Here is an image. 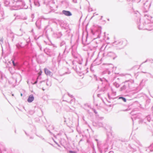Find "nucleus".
<instances>
[{"label": "nucleus", "mask_w": 153, "mask_h": 153, "mask_svg": "<svg viewBox=\"0 0 153 153\" xmlns=\"http://www.w3.org/2000/svg\"><path fill=\"white\" fill-rule=\"evenodd\" d=\"M134 16L137 17V24L138 28L139 30L146 29H145L146 24V21L144 19H143L141 22V16L139 13L137 11L135 12L134 13Z\"/></svg>", "instance_id": "nucleus-1"}, {"label": "nucleus", "mask_w": 153, "mask_h": 153, "mask_svg": "<svg viewBox=\"0 0 153 153\" xmlns=\"http://www.w3.org/2000/svg\"><path fill=\"white\" fill-rule=\"evenodd\" d=\"M94 78L96 80H100L102 82V84H104L103 87L100 90L101 91L104 92L107 90V85L108 84V80H110L111 79L109 77L108 79H106L105 78H98V79L97 76H95Z\"/></svg>", "instance_id": "nucleus-2"}, {"label": "nucleus", "mask_w": 153, "mask_h": 153, "mask_svg": "<svg viewBox=\"0 0 153 153\" xmlns=\"http://www.w3.org/2000/svg\"><path fill=\"white\" fill-rule=\"evenodd\" d=\"M123 86L120 88V90L123 91L125 90H128V89H132L134 86L133 81H128L122 83Z\"/></svg>", "instance_id": "nucleus-3"}, {"label": "nucleus", "mask_w": 153, "mask_h": 153, "mask_svg": "<svg viewBox=\"0 0 153 153\" xmlns=\"http://www.w3.org/2000/svg\"><path fill=\"white\" fill-rule=\"evenodd\" d=\"M60 46L63 48V51L62 54L61 55V53H59V55L58 57V61H60L61 59L63 57V56L65 54V53L68 52L66 51L67 48V46L65 42L64 41H62L60 43Z\"/></svg>", "instance_id": "nucleus-4"}, {"label": "nucleus", "mask_w": 153, "mask_h": 153, "mask_svg": "<svg viewBox=\"0 0 153 153\" xmlns=\"http://www.w3.org/2000/svg\"><path fill=\"white\" fill-rule=\"evenodd\" d=\"M44 51L50 56H54L55 54L54 49H49L46 48L44 49Z\"/></svg>", "instance_id": "nucleus-5"}, {"label": "nucleus", "mask_w": 153, "mask_h": 153, "mask_svg": "<svg viewBox=\"0 0 153 153\" xmlns=\"http://www.w3.org/2000/svg\"><path fill=\"white\" fill-rule=\"evenodd\" d=\"M138 110V108H136L133 110L131 112V114L132 115L131 118L132 119L133 121L134 120H136L137 119H139L140 117L141 114L140 113H134L135 111H137Z\"/></svg>", "instance_id": "nucleus-6"}, {"label": "nucleus", "mask_w": 153, "mask_h": 153, "mask_svg": "<svg viewBox=\"0 0 153 153\" xmlns=\"http://www.w3.org/2000/svg\"><path fill=\"white\" fill-rule=\"evenodd\" d=\"M151 5V3L148 0L143 4V10L144 12H147L149 10Z\"/></svg>", "instance_id": "nucleus-7"}, {"label": "nucleus", "mask_w": 153, "mask_h": 153, "mask_svg": "<svg viewBox=\"0 0 153 153\" xmlns=\"http://www.w3.org/2000/svg\"><path fill=\"white\" fill-rule=\"evenodd\" d=\"M91 32L96 38H100L101 33V29L99 28L94 30H92Z\"/></svg>", "instance_id": "nucleus-8"}, {"label": "nucleus", "mask_w": 153, "mask_h": 153, "mask_svg": "<svg viewBox=\"0 0 153 153\" xmlns=\"http://www.w3.org/2000/svg\"><path fill=\"white\" fill-rule=\"evenodd\" d=\"M142 146L140 141L137 140L135 141V144L134 145H133L131 148L134 150V151H136L137 150V149L140 151V148Z\"/></svg>", "instance_id": "nucleus-9"}, {"label": "nucleus", "mask_w": 153, "mask_h": 153, "mask_svg": "<svg viewBox=\"0 0 153 153\" xmlns=\"http://www.w3.org/2000/svg\"><path fill=\"white\" fill-rule=\"evenodd\" d=\"M103 55L104 56H107L112 58L113 59H114L117 57V56L115 53L111 51L108 52L106 53H104Z\"/></svg>", "instance_id": "nucleus-10"}, {"label": "nucleus", "mask_w": 153, "mask_h": 153, "mask_svg": "<svg viewBox=\"0 0 153 153\" xmlns=\"http://www.w3.org/2000/svg\"><path fill=\"white\" fill-rule=\"evenodd\" d=\"M0 82L4 84L6 83L7 79L4 75L0 71Z\"/></svg>", "instance_id": "nucleus-11"}, {"label": "nucleus", "mask_w": 153, "mask_h": 153, "mask_svg": "<svg viewBox=\"0 0 153 153\" xmlns=\"http://www.w3.org/2000/svg\"><path fill=\"white\" fill-rule=\"evenodd\" d=\"M146 30H153V23H148L146 24Z\"/></svg>", "instance_id": "nucleus-12"}, {"label": "nucleus", "mask_w": 153, "mask_h": 153, "mask_svg": "<svg viewBox=\"0 0 153 153\" xmlns=\"http://www.w3.org/2000/svg\"><path fill=\"white\" fill-rule=\"evenodd\" d=\"M73 65H74L73 68L75 70H76V71H78L79 70H81V66H78V64H77L75 62H72Z\"/></svg>", "instance_id": "nucleus-13"}, {"label": "nucleus", "mask_w": 153, "mask_h": 153, "mask_svg": "<svg viewBox=\"0 0 153 153\" xmlns=\"http://www.w3.org/2000/svg\"><path fill=\"white\" fill-rule=\"evenodd\" d=\"M62 14L67 16H70L72 15V13L70 11L64 10L62 11Z\"/></svg>", "instance_id": "nucleus-14"}, {"label": "nucleus", "mask_w": 153, "mask_h": 153, "mask_svg": "<svg viewBox=\"0 0 153 153\" xmlns=\"http://www.w3.org/2000/svg\"><path fill=\"white\" fill-rule=\"evenodd\" d=\"M123 42L120 40H118L114 42L113 43L114 45H117L116 47H120L122 45Z\"/></svg>", "instance_id": "nucleus-15"}, {"label": "nucleus", "mask_w": 153, "mask_h": 153, "mask_svg": "<svg viewBox=\"0 0 153 153\" xmlns=\"http://www.w3.org/2000/svg\"><path fill=\"white\" fill-rule=\"evenodd\" d=\"M45 72L47 76H52L53 75V73L52 72L50 71L49 70L46 68H45L44 69Z\"/></svg>", "instance_id": "nucleus-16"}, {"label": "nucleus", "mask_w": 153, "mask_h": 153, "mask_svg": "<svg viewBox=\"0 0 153 153\" xmlns=\"http://www.w3.org/2000/svg\"><path fill=\"white\" fill-rule=\"evenodd\" d=\"M34 97L33 95L31 94L29 96L27 100V101L29 102H31L34 100Z\"/></svg>", "instance_id": "nucleus-17"}, {"label": "nucleus", "mask_w": 153, "mask_h": 153, "mask_svg": "<svg viewBox=\"0 0 153 153\" xmlns=\"http://www.w3.org/2000/svg\"><path fill=\"white\" fill-rule=\"evenodd\" d=\"M41 22L40 20H37L36 22V27L39 28H41Z\"/></svg>", "instance_id": "nucleus-18"}, {"label": "nucleus", "mask_w": 153, "mask_h": 153, "mask_svg": "<svg viewBox=\"0 0 153 153\" xmlns=\"http://www.w3.org/2000/svg\"><path fill=\"white\" fill-rule=\"evenodd\" d=\"M109 70V68H107L102 72V74L103 75L105 74H108V75L110 74L111 72Z\"/></svg>", "instance_id": "nucleus-19"}, {"label": "nucleus", "mask_w": 153, "mask_h": 153, "mask_svg": "<svg viewBox=\"0 0 153 153\" xmlns=\"http://www.w3.org/2000/svg\"><path fill=\"white\" fill-rule=\"evenodd\" d=\"M4 18V13L3 11H0V21Z\"/></svg>", "instance_id": "nucleus-20"}, {"label": "nucleus", "mask_w": 153, "mask_h": 153, "mask_svg": "<svg viewBox=\"0 0 153 153\" xmlns=\"http://www.w3.org/2000/svg\"><path fill=\"white\" fill-rule=\"evenodd\" d=\"M144 17L149 20H150L152 18V16L148 14H145Z\"/></svg>", "instance_id": "nucleus-21"}, {"label": "nucleus", "mask_w": 153, "mask_h": 153, "mask_svg": "<svg viewBox=\"0 0 153 153\" xmlns=\"http://www.w3.org/2000/svg\"><path fill=\"white\" fill-rule=\"evenodd\" d=\"M33 1L34 4L35 6L37 7H39L40 6V5L38 0H33Z\"/></svg>", "instance_id": "nucleus-22"}, {"label": "nucleus", "mask_w": 153, "mask_h": 153, "mask_svg": "<svg viewBox=\"0 0 153 153\" xmlns=\"http://www.w3.org/2000/svg\"><path fill=\"white\" fill-rule=\"evenodd\" d=\"M68 94L69 96L71 98H73V99H71V100L70 102V103H71L72 102L74 101H75V99L74 97V96L68 93Z\"/></svg>", "instance_id": "nucleus-23"}, {"label": "nucleus", "mask_w": 153, "mask_h": 153, "mask_svg": "<svg viewBox=\"0 0 153 153\" xmlns=\"http://www.w3.org/2000/svg\"><path fill=\"white\" fill-rule=\"evenodd\" d=\"M106 143L105 145H108V144L110 143L111 140H110L109 137L108 136L107 139L106 140Z\"/></svg>", "instance_id": "nucleus-24"}, {"label": "nucleus", "mask_w": 153, "mask_h": 153, "mask_svg": "<svg viewBox=\"0 0 153 153\" xmlns=\"http://www.w3.org/2000/svg\"><path fill=\"white\" fill-rule=\"evenodd\" d=\"M13 65L15 67H18V64L17 63H15L14 60L12 59Z\"/></svg>", "instance_id": "nucleus-25"}, {"label": "nucleus", "mask_w": 153, "mask_h": 153, "mask_svg": "<svg viewBox=\"0 0 153 153\" xmlns=\"http://www.w3.org/2000/svg\"><path fill=\"white\" fill-rule=\"evenodd\" d=\"M19 2L21 3H22V4L24 6H25V4L24 2H22V1H18V2L16 1V4H14L15 5H19V4H18V3Z\"/></svg>", "instance_id": "nucleus-26"}, {"label": "nucleus", "mask_w": 153, "mask_h": 153, "mask_svg": "<svg viewBox=\"0 0 153 153\" xmlns=\"http://www.w3.org/2000/svg\"><path fill=\"white\" fill-rule=\"evenodd\" d=\"M113 84L114 86L117 88L119 87L120 86L119 84L116 82H114Z\"/></svg>", "instance_id": "nucleus-27"}, {"label": "nucleus", "mask_w": 153, "mask_h": 153, "mask_svg": "<svg viewBox=\"0 0 153 153\" xmlns=\"http://www.w3.org/2000/svg\"><path fill=\"white\" fill-rule=\"evenodd\" d=\"M119 99H122V100L124 102H126V99L125 98H124L123 97H119Z\"/></svg>", "instance_id": "nucleus-28"}, {"label": "nucleus", "mask_w": 153, "mask_h": 153, "mask_svg": "<svg viewBox=\"0 0 153 153\" xmlns=\"http://www.w3.org/2000/svg\"><path fill=\"white\" fill-rule=\"evenodd\" d=\"M96 126L101 127L102 126V124L101 123L97 122Z\"/></svg>", "instance_id": "nucleus-29"}, {"label": "nucleus", "mask_w": 153, "mask_h": 153, "mask_svg": "<svg viewBox=\"0 0 153 153\" xmlns=\"http://www.w3.org/2000/svg\"><path fill=\"white\" fill-rule=\"evenodd\" d=\"M149 148L150 152L153 151V143L150 146Z\"/></svg>", "instance_id": "nucleus-30"}, {"label": "nucleus", "mask_w": 153, "mask_h": 153, "mask_svg": "<svg viewBox=\"0 0 153 153\" xmlns=\"http://www.w3.org/2000/svg\"><path fill=\"white\" fill-rule=\"evenodd\" d=\"M74 62H76V64H77L81 65L82 64V60H81V61L80 60L78 62L75 61H74Z\"/></svg>", "instance_id": "nucleus-31"}, {"label": "nucleus", "mask_w": 153, "mask_h": 153, "mask_svg": "<svg viewBox=\"0 0 153 153\" xmlns=\"http://www.w3.org/2000/svg\"><path fill=\"white\" fill-rule=\"evenodd\" d=\"M70 73V72H65V73H63V74H60V76H63L65 74H69Z\"/></svg>", "instance_id": "nucleus-32"}, {"label": "nucleus", "mask_w": 153, "mask_h": 153, "mask_svg": "<svg viewBox=\"0 0 153 153\" xmlns=\"http://www.w3.org/2000/svg\"><path fill=\"white\" fill-rule=\"evenodd\" d=\"M146 119L148 121L150 122V120H151V118L149 116H147L146 117Z\"/></svg>", "instance_id": "nucleus-33"}, {"label": "nucleus", "mask_w": 153, "mask_h": 153, "mask_svg": "<svg viewBox=\"0 0 153 153\" xmlns=\"http://www.w3.org/2000/svg\"><path fill=\"white\" fill-rule=\"evenodd\" d=\"M38 76L37 77V78L36 79V80L33 83H32V82H31L32 84L33 85L35 84H36L37 83V82H38V80H38Z\"/></svg>", "instance_id": "nucleus-34"}, {"label": "nucleus", "mask_w": 153, "mask_h": 153, "mask_svg": "<svg viewBox=\"0 0 153 153\" xmlns=\"http://www.w3.org/2000/svg\"><path fill=\"white\" fill-rule=\"evenodd\" d=\"M38 45L39 48L40 50L41 51H42V47L41 45H40V44H38Z\"/></svg>", "instance_id": "nucleus-35"}, {"label": "nucleus", "mask_w": 153, "mask_h": 153, "mask_svg": "<svg viewBox=\"0 0 153 153\" xmlns=\"http://www.w3.org/2000/svg\"><path fill=\"white\" fill-rule=\"evenodd\" d=\"M69 153H76V152L73 151H69Z\"/></svg>", "instance_id": "nucleus-36"}, {"label": "nucleus", "mask_w": 153, "mask_h": 153, "mask_svg": "<svg viewBox=\"0 0 153 153\" xmlns=\"http://www.w3.org/2000/svg\"><path fill=\"white\" fill-rule=\"evenodd\" d=\"M72 55L74 56V57H75V58H76L77 56H76L75 55V54H74L73 52H72Z\"/></svg>", "instance_id": "nucleus-37"}, {"label": "nucleus", "mask_w": 153, "mask_h": 153, "mask_svg": "<svg viewBox=\"0 0 153 153\" xmlns=\"http://www.w3.org/2000/svg\"><path fill=\"white\" fill-rule=\"evenodd\" d=\"M3 40H3V38H0V41L1 42H3Z\"/></svg>", "instance_id": "nucleus-38"}, {"label": "nucleus", "mask_w": 153, "mask_h": 153, "mask_svg": "<svg viewBox=\"0 0 153 153\" xmlns=\"http://www.w3.org/2000/svg\"><path fill=\"white\" fill-rule=\"evenodd\" d=\"M52 45L53 48V49H54L57 48V47L54 45Z\"/></svg>", "instance_id": "nucleus-39"}, {"label": "nucleus", "mask_w": 153, "mask_h": 153, "mask_svg": "<svg viewBox=\"0 0 153 153\" xmlns=\"http://www.w3.org/2000/svg\"><path fill=\"white\" fill-rule=\"evenodd\" d=\"M149 60H148V59H147L146 60L145 62H143L142 63V64H141V65L142 64H143V63H145L146 62H147V61H149Z\"/></svg>", "instance_id": "nucleus-40"}, {"label": "nucleus", "mask_w": 153, "mask_h": 153, "mask_svg": "<svg viewBox=\"0 0 153 153\" xmlns=\"http://www.w3.org/2000/svg\"><path fill=\"white\" fill-rule=\"evenodd\" d=\"M58 34L60 36L59 37H60L61 36H62V34L61 32H59Z\"/></svg>", "instance_id": "nucleus-41"}, {"label": "nucleus", "mask_w": 153, "mask_h": 153, "mask_svg": "<svg viewBox=\"0 0 153 153\" xmlns=\"http://www.w3.org/2000/svg\"><path fill=\"white\" fill-rule=\"evenodd\" d=\"M39 137H40L42 139V140H44V138L43 137L41 136H39Z\"/></svg>", "instance_id": "nucleus-42"}, {"label": "nucleus", "mask_w": 153, "mask_h": 153, "mask_svg": "<svg viewBox=\"0 0 153 153\" xmlns=\"http://www.w3.org/2000/svg\"><path fill=\"white\" fill-rule=\"evenodd\" d=\"M148 60H149L148 61H150L151 63H152V62L153 61V60L152 59H148Z\"/></svg>", "instance_id": "nucleus-43"}, {"label": "nucleus", "mask_w": 153, "mask_h": 153, "mask_svg": "<svg viewBox=\"0 0 153 153\" xmlns=\"http://www.w3.org/2000/svg\"><path fill=\"white\" fill-rule=\"evenodd\" d=\"M9 2L8 1H5V4H9Z\"/></svg>", "instance_id": "nucleus-44"}, {"label": "nucleus", "mask_w": 153, "mask_h": 153, "mask_svg": "<svg viewBox=\"0 0 153 153\" xmlns=\"http://www.w3.org/2000/svg\"><path fill=\"white\" fill-rule=\"evenodd\" d=\"M94 112L96 114H97V112L96 111V110L95 109H94Z\"/></svg>", "instance_id": "nucleus-45"}, {"label": "nucleus", "mask_w": 153, "mask_h": 153, "mask_svg": "<svg viewBox=\"0 0 153 153\" xmlns=\"http://www.w3.org/2000/svg\"><path fill=\"white\" fill-rule=\"evenodd\" d=\"M73 1L74 3H77V0H73Z\"/></svg>", "instance_id": "nucleus-46"}, {"label": "nucleus", "mask_w": 153, "mask_h": 153, "mask_svg": "<svg viewBox=\"0 0 153 153\" xmlns=\"http://www.w3.org/2000/svg\"><path fill=\"white\" fill-rule=\"evenodd\" d=\"M97 96L98 97H100V94H97Z\"/></svg>", "instance_id": "nucleus-47"}, {"label": "nucleus", "mask_w": 153, "mask_h": 153, "mask_svg": "<svg viewBox=\"0 0 153 153\" xmlns=\"http://www.w3.org/2000/svg\"><path fill=\"white\" fill-rule=\"evenodd\" d=\"M96 61V60H95V61L93 62V64H93V65H95V61Z\"/></svg>", "instance_id": "nucleus-48"}, {"label": "nucleus", "mask_w": 153, "mask_h": 153, "mask_svg": "<svg viewBox=\"0 0 153 153\" xmlns=\"http://www.w3.org/2000/svg\"><path fill=\"white\" fill-rule=\"evenodd\" d=\"M110 65L111 67V68H113V65H112V64H111V65Z\"/></svg>", "instance_id": "nucleus-49"}, {"label": "nucleus", "mask_w": 153, "mask_h": 153, "mask_svg": "<svg viewBox=\"0 0 153 153\" xmlns=\"http://www.w3.org/2000/svg\"><path fill=\"white\" fill-rule=\"evenodd\" d=\"M150 75L151 77L153 78V76L151 74H150Z\"/></svg>", "instance_id": "nucleus-50"}, {"label": "nucleus", "mask_w": 153, "mask_h": 153, "mask_svg": "<svg viewBox=\"0 0 153 153\" xmlns=\"http://www.w3.org/2000/svg\"><path fill=\"white\" fill-rule=\"evenodd\" d=\"M25 133L26 134L27 136H29V135L28 134H27V133L25 132Z\"/></svg>", "instance_id": "nucleus-51"}, {"label": "nucleus", "mask_w": 153, "mask_h": 153, "mask_svg": "<svg viewBox=\"0 0 153 153\" xmlns=\"http://www.w3.org/2000/svg\"><path fill=\"white\" fill-rule=\"evenodd\" d=\"M108 98H109V99H110L111 98L110 97V96L109 95V94H108Z\"/></svg>", "instance_id": "nucleus-52"}, {"label": "nucleus", "mask_w": 153, "mask_h": 153, "mask_svg": "<svg viewBox=\"0 0 153 153\" xmlns=\"http://www.w3.org/2000/svg\"><path fill=\"white\" fill-rule=\"evenodd\" d=\"M108 153H114V152L113 151H110Z\"/></svg>", "instance_id": "nucleus-53"}, {"label": "nucleus", "mask_w": 153, "mask_h": 153, "mask_svg": "<svg viewBox=\"0 0 153 153\" xmlns=\"http://www.w3.org/2000/svg\"><path fill=\"white\" fill-rule=\"evenodd\" d=\"M33 137H30V139H33Z\"/></svg>", "instance_id": "nucleus-54"}, {"label": "nucleus", "mask_w": 153, "mask_h": 153, "mask_svg": "<svg viewBox=\"0 0 153 153\" xmlns=\"http://www.w3.org/2000/svg\"><path fill=\"white\" fill-rule=\"evenodd\" d=\"M32 17H34V14H32Z\"/></svg>", "instance_id": "nucleus-55"}, {"label": "nucleus", "mask_w": 153, "mask_h": 153, "mask_svg": "<svg viewBox=\"0 0 153 153\" xmlns=\"http://www.w3.org/2000/svg\"><path fill=\"white\" fill-rule=\"evenodd\" d=\"M123 48V46H121L120 48Z\"/></svg>", "instance_id": "nucleus-56"}, {"label": "nucleus", "mask_w": 153, "mask_h": 153, "mask_svg": "<svg viewBox=\"0 0 153 153\" xmlns=\"http://www.w3.org/2000/svg\"><path fill=\"white\" fill-rule=\"evenodd\" d=\"M106 47H107V46H106V47H105V49H104V50H105L106 48Z\"/></svg>", "instance_id": "nucleus-57"}, {"label": "nucleus", "mask_w": 153, "mask_h": 153, "mask_svg": "<svg viewBox=\"0 0 153 153\" xmlns=\"http://www.w3.org/2000/svg\"><path fill=\"white\" fill-rule=\"evenodd\" d=\"M102 16L101 17V19H102Z\"/></svg>", "instance_id": "nucleus-58"}, {"label": "nucleus", "mask_w": 153, "mask_h": 153, "mask_svg": "<svg viewBox=\"0 0 153 153\" xmlns=\"http://www.w3.org/2000/svg\"><path fill=\"white\" fill-rule=\"evenodd\" d=\"M143 73H147L146 72H142Z\"/></svg>", "instance_id": "nucleus-59"}, {"label": "nucleus", "mask_w": 153, "mask_h": 153, "mask_svg": "<svg viewBox=\"0 0 153 153\" xmlns=\"http://www.w3.org/2000/svg\"><path fill=\"white\" fill-rule=\"evenodd\" d=\"M48 131L50 132V133H51V132L49 130H48Z\"/></svg>", "instance_id": "nucleus-60"}, {"label": "nucleus", "mask_w": 153, "mask_h": 153, "mask_svg": "<svg viewBox=\"0 0 153 153\" xmlns=\"http://www.w3.org/2000/svg\"><path fill=\"white\" fill-rule=\"evenodd\" d=\"M55 143H56V144L57 145V144H58V143H57L56 142H55Z\"/></svg>", "instance_id": "nucleus-61"}, {"label": "nucleus", "mask_w": 153, "mask_h": 153, "mask_svg": "<svg viewBox=\"0 0 153 153\" xmlns=\"http://www.w3.org/2000/svg\"><path fill=\"white\" fill-rule=\"evenodd\" d=\"M57 145L58 146H60L58 144H57Z\"/></svg>", "instance_id": "nucleus-62"}, {"label": "nucleus", "mask_w": 153, "mask_h": 153, "mask_svg": "<svg viewBox=\"0 0 153 153\" xmlns=\"http://www.w3.org/2000/svg\"><path fill=\"white\" fill-rule=\"evenodd\" d=\"M29 1L30 3L31 2V0H29Z\"/></svg>", "instance_id": "nucleus-63"}, {"label": "nucleus", "mask_w": 153, "mask_h": 153, "mask_svg": "<svg viewBox=\"0 0 153 153\" xmlns=\"http://www.w3.org/2000/svg\"><path fill=\"white\" fill-rule=\"evenodd\" d=\"M108 21H109V19H108Z\"/></svg>", "instance_id": "nucleus-64"}]
</instances>
